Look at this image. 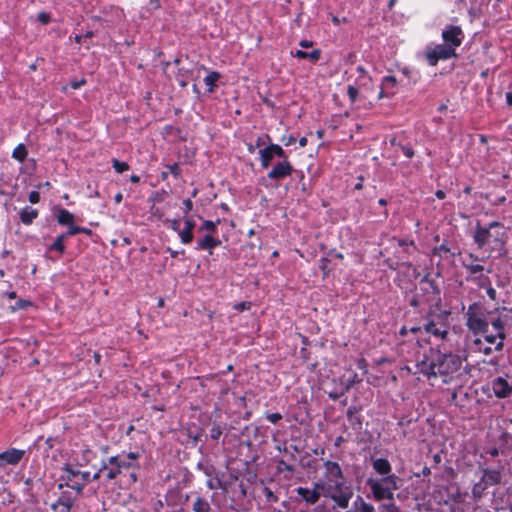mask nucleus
<instances>
[{"label": "nucleus", "instance_id": "1", "mask_svg": "<svg viewBox=\"0 0 512 512\" xmlns=\"http://www.w3.org/2000/svg\"><path fill=\"white\" fill-rule=\"evenodd\" d=\"M415 362V373L423 375L427 380L442 377L443 383H449L462 366L459 355L442 353L439 348L433 347L417 352Z\"/></svg>", "mask_w": 512, "mask_h": 512}, {"label": "nucleus", "instance_id": "2", "mask_svg": "<svg viewBox=\"0 0 512 512\" xmlns=\"http://www.w3.org/2000/svg\"><path fill=\"white\" fill-rule=\"evenodd\" d=\"M323 466L326 470V481L322 482L326 487L324 496L330 498L339 508H347L353 491L346 485L340 465L337 462L326 460Z\"/></svg>", "mask_w": 512, "mask_h": 512}, {"label": "nucleus", "instance_id": "3", "mask_svg": "<svg viewBox=\"0 0 512 512\" xmlns=\"http://www.w3.org/2000/svg\"><path fill=\"white\" fill-rule=\"evenodd\" d=\"M508 239L507 228L498 221H492L487 226L476 222L473 240L479 249L489 246L491 250L504 249Z\"/></svg>", "mask_w": 512, "mask_h": 512}, {"label": "nucleus", "instance_id": "4", "mask_svg": "<svg viewBox=\"0 0 512 512\" xmlns=\"http://www.w3.org/2000/svg\"><path fill=\"white\" fill-rule=\"evenodd\" d=\"M450 311L439 310L438 312L433 307H429L428 311L421 317L424 321V333L430 337L446 342L450 335Z\"/></svg>", "mask_w": 512, "mask_h": 512}, {"label": "nucleus", "instance_id": "5", "mask_svg": "<svg viewBox=\"0 0 512 512\" xmlns=\"http://www.w3.org/2000/svg\"><path fill=\"white\" fill-rule=\"evenodd\" d=\"M419 291L410 300V306L421 307L429 305L439 309L441 305V289L437 281L428 273L419 282Z\"/></svg>", "mask_w": 512, "mask_h": 512}, {"label": "nucleus", "instance_id": "6", "mask_svg": "<svg viewBox=\"0 0 512 512\" xmlns=\"http://www.w3.org/2000/svg\"><path fill=\"white\" fill-rule=\"evenodd\" d=\"M400 482L401 479L397 475L392 474L382 478H369L367 486L375 501L388 500L389 502H394V492L400 488Z\"/></svg>", "mask_w": 512, "mask_h": 512}, {"label": "nucleus", "instance_id": "7", "mask_svg": "<svg viewBox=\"0 0 512 512\" xmlns=\"http://www.w3.org/2000/svg\"><path fill=\"white\" fill-rule=\"evenodd\" d=\"M465 318V325L472 334L480 335L489 332L486 309L480 302H474L468 306Z\"/></svg>", "mask_w": 512, "mask_h": 512}, {"label": "nucleus", "instance_id": "8", "mask_svg": "<svg viewBox=\"0 0 512 512\" xmlns=\"http://www.w3.org/2000/svg\"><path fill=\"white\" fill-rule=\"evenodd\" d=\"M455 56L454 47L447 44H438L426 52V60L430 66H436L439 60H448Z\"/></svg>", "mask_w": 512, "mask_h": 512}, {"label": "nucleus", "instance_id": "9", "mask_svg": "<svg viewBox=\"0 0 512 512\" xmlns=\"http://www.w3.org/2000/svg\"><path fill=\"white\" fill-rule=\"evenodd\" d=\"M295 491L297 496L300 497L302 501L306 502L308 505H314L319 501L321 494L324 495L326 492V487L320 481L314 483L313 489L300 486L297 487Z\"/></svg>", "mask_w": 512, "mask_h": 512}, {"label": "nucleus", "instance_id": "10", "mask_svg": "<svg viewBox=\"0 0 512 512\" xmlns=\"http://www.w3.org/2000/svg\"><path fill=\"white\" fill-rule=\"evenodd\" d=\"M353 509L356 512H375V508L371 503L364 500L363 497L357 496L353 502ZM379 512H402L395 502L382 503L378 507Z\"/></svg>", "mask_w": 512, "mask_h": 512}, {"label": "nucleus", "instance_id": "11", "mask_svg": "<svg viewBox=\"0 0 512 512\" xmlns=\"http://www.w3.org/2000/svg\"><path fill=\"white\" fill-rule=\"evenodd\" d=\"M491 389L499 399L508 398L512 395V385L509 374L498 376L491 381Z\"/></svg>", "mask_w": 512, "mask_h": 512}, {"label": "nucleus", "instance_id": "12", "mask_svg": "<svg viewBox=\"0 0 512 512\" xmlns=\"http://www.w3.org/2000/svg\"><path fill=\"white\" fill-rule=\"evenodd\" d=\"M294 172L292 163L289 160L277 162L268 172L267 177L271 181L279 182Z\"/></svg>", "mask_w": 512, "mask_h": 512}, {"label": "nucleus", "instance_id": "13", "mask_svg": "<svg viewBox=\"0 0 512 512\" xmlns=\"http://www.w3.org/2000/svg\"><path fill=\"white\" fill-rule=\"evenodd\" d=\"M442 38L444 40V44L451 45L456 51V48L462 44L464 32L460 26L449 25L443 30Z\"/></svg>", "mask_w": 512, "mask_h": 512}, {"label": "nucleus", "instance_id": "14", "mask_svg": "<svg viewBox=\"0 0 512 512\" xmlns=\"http://www.w3.org/2000/svg\"><path fill=\"white\" fill-rule=\"evenodd\" d=\"M25 450L10 448L0 453V468L7 465H17L24 457Z\"/></svg>", "mask_w": 512, "mask_h": 512}, {"label": "nucleus", "instance_id": "15", "mask_svg": "<svg viewBox=\"0 0 512 512\" xmlns=\"http://www.w3.org/2000/svg\"><path fill=\"white\" fill-rule=\"evenodd\" d=\"M398 81L395 76L387 75L382 78L378 99L393 97L397 92Z\"/></svg>", "mask_w": 512, "mask_h": 512}, {"label": "nucleus", "instance_id": "16", "mask_svg": "<svg viewBox=\"0 0 512 512\" xmlns=\"http://www.w3.org/2000/svg\"><path fill=\"white\" fill-rule=\"evenodd\" d=\"M503 317L504 316L499 315L496 318L488 320L489 325H491L493 331L496 333V336L499 337V341L496 343V346L494 347L496 351H501L503 349L504 340L506 338L505 323L503 321Z\"/></svg>", "mask_w": 512, "mask_h": 512}, {"label": "nucleus", "instance_id": "17", "mask_svg": "<svg viewBox=\"0 0 512 512\" xmlns=\"http://www.w3.org/2000/svg\"><path fill=\"white\" fill-rule=\"evenodd\" d=\"M188 500V495H184L180 487L169 489L165 495L167 506L182 508V505Z\"/></svg>", "mask_w": 512, "mask_h": 512}, {"label": "nucleus", "instance_id": "18", "mask_svg": "<svg viewBox=\"0 0 512 512\" xmlns=\"http://www.w3.org/2000/svg\"><path fill=\"white\" fill-rule=\"evenodd\" d=\"M74 505V499L69 492H63L56 502L51 504V509L54 512H70Z\"/></svg>", "mask_w": 512, "mask_h": 512}, {"label": "nucleus", "instance_id": "19", "mask_svg": "<svg viewBox=\"0 0 512 512\" xmlns=\"http://www.w3.org/2000/svg\"><path fill=\"white\" fill-rule=\"evenodd\" d=\"M216 235L217 234H206L203 238L197 241L195 249L199 251L209 250V253L212 254L211 250L221 244V241L216 237Z\"/></svg>", "mask_w": 512, "mask_h": 512}, {"label": "nucleus", "instance_id": "20", "mask_svg": "<svg viewBox=\"0 0 512 512\" xmlns=\"http://www.w3.org/2000/svg\"><path fill=\"white\" fill-rule=\"evenodd\" d=\"M483 475L479 481L485 484L486 487L497 485L501 482V472L499 470H492L488 468L482 469Z\"/></svg>", "mask_w": 512, "mask_h": 512}, {"label": "nucleus", "instance_id": "21", "mask_svg": "<svg viewBox=\"0 0 512 512\" xmlns=\"http://www.w3.org/2000/svg\"><path fill=\"white\" fill-rule=\"evenodd\" d=\"M373 469L383 477L392 475V466L386 458H376L372 460Z\"/></svg>", "mask_w": 512, "mask_h": 512}, {"label": "nucleus", "instance_id": "22", "mask_svg": "<svg viewBox=\"0 0 512 512\" xmlns=\"http://www.w3.org/2000/svg\"><path fill=\"white\" fill-rule=\"evenodd\" d=\"M62 469H63V471H65L67 473L66 479L69 482H73V478L76 476H81L82 481H84V483L91 482L90 472H88V471H80V470L74 469L70 464H65Z\"/></svg>", "mask_w": 512, "mask_h": 512}, {"label": "nucleus", "instance_id": "23", "mask_svg": "<svg viewBox=\"0 0 512 512\" xmlns=\"http://www.w3.org/2000/svg\"><path fill=\"white\" fill-rule=\"evenodd\" d=\"M195 227V223L193 220H186L184 228L179 232V237L183 244H189L192 242L194 235L193 230Z\"/></svg>", "mask_w": 512, "mask_h": 512}, {"label": "nucleus", "instance_id": "24", "mask_svg": "<svg viewBox=\"0 0 512 512\" xmlns=\"http://www.w3.org/2000/svg\"><path fill=\"white\" fill-rule=\"evenodd\" d=\"M192 512H212L210 502L202 497L196 496L191 505Z\"/></svg>", "mask_w": 512, "mask_h": 512}, {"label": "nucleus", "instance_id": "25", "mask_svg": "<svg viewBox=\"0 0 512 512\" xmlns=\"http://www.w3.org/2000/svg\"><path fill=\"white\" fill-rule=\"evenodd\" d=\"M291 55L298 59H309L311 62L315 63L321 58V50L314 49L311 52L296 50L295 52H291Z\"/></svg>", "mask_w": 512, "mask_h": 512}, {"label": "nucleus", "instance_id": "26", "mask_svg": "<svg viewBox=\"0 0 512 512\" xmlns=\"http://www.w3.org/2000/svg\"><path fill=\"white\" fill-rule=\"evenodd\" d=\"M38 217V211L30 206L24 207L20 211V220L25 225H30Z\"/></svg>", "mask_w": 512, "mask_h": 512}, {"label": "nucleus", "instance_id": "27", "mask_svg": "<svg viewBox=\"0 0 512 512\" xmlns=\"http://www.w3.org/2000/svg\"><path fill=\"white\" fill-rule=\"evenodd\" d=\"M259 156L260 164L263 169H267L271 165L272 160L275 158L270 145L266 146L263 149H260Z\"/></svg>", "mask_w": 512, "mask_h": 512}, {"label": "nucleus", "instance_id": "28", "mask_svg": "<svg viewBox=\"0 0 512 512\" xmlns=\"http://www.w3.org/2000/svg\"><path fill=\"white\" fill-rule=\"evenodd\" d=\"M107 463L110 466H117L121 471L132 466L131 461H128L124 454L110 457Z\"/></svg>", "mask_w": 512, "mask_h": 512}, {"label": "nucleus", "instance_id": "29", "mask_svg": "<svg viewBox=\"0 0 512 512\" xmlns=\"http://www.w3.org/2000/svg\"><path fill=\"white\" fill-rule=\"evenodd\" d=\"M433 256H439L440 258H447V256H455V253L451 251L447 241H444L441 245L436 246L432 249Z\"/></svg>", "mask_w": 512, "mask_h": 512}, {"label": "nucleus", "instance_id": "30", "mask_svg": "<svg viewBox=\"0 0 512 512\" xmlns=\"http://www.w3.org/2000/svg\"><path fill=\"white\" fill-rule=\"evenodd\" d=\"M463 267L468 273L467 278H473L475 275H479L484 270V267L482 265L474 264L472 262H468L467 260H463Z\"/></svg>", "mask_w": 512, "mask_h": 512}, {"label": "nucleus", "instance_id": "31", "mask_svg": "<svg viewBox=\"0 0 512 512\" xmlns=\"http://www.w3.org/2000/svg\"><path fill=\"white\" fill-rule=\"evenodd\" d=\"M220 219L217 221L204 220L202 225L199 227L198 232H208L207 234H217L218 233V225L220 224Z\"/></svg>", "mask_w": 512, "mask_h": 512}, {"label": "nucleus", "instance_id": "32", "mask_svg": "<svg viewBox=\"0 0 512 512\" xmlns=\"http://www.w3.org/2000/svg\"><path fill=\"white\" fill-rule=\"evenodd\" d=\"M356 71L358 72L357 82L360 87H364L372 82L371 76L368 74L367 70L364 68V66L359 65L356 68Z\"/></svg>", "mask_w": 512, "mask_h": 512}, {"label": "nucleus", "instance_id": "33", "mask_svg": "<svg viewBox=\"0 0 512 512\" xmlns=\"http://www.w3.org/2000/svg\"><path fill=\"white\" fill-rule=\"evenodd\" d=\"M57 221L60 225H71L74 223V215L68 210L62 208L57 215Z\"/></svg>", "mask_w": 512, "mask_h": 512}, {"label": "nucleus", "instance_id": "34", "mask_svg": "<svg viewBox=\"0 0 512 512\" xmlns=\"http://www.w3.org/2000/svg\"><path fill=\"white\" fill-rule=\"evenodd\" d=\"M397 244L400 247L404 248V252L407 254H412L417 251V246L415 241L411 238H399L397 239Z\"/></svg>", "mask_w": 512, "mask_h": 512}, {"label": "nucleus", "instance_id": "35", "mask_svg": "<svg viewBox=\"0 0 512 512\" xmlns=\"http://www.w3.org/2000/svg\"><path fill=\"white\" fill-rule=\"evenodd\" d=\"M466 280L473 282L478 288L488 287L489 283H491L490 278L483 274V272L475 275L473 278H466Z\"/></svg>", "mask_w": 512, "mask_h": 512}, {"label": "nucleus", "instance_id": "36", "mask_svg": "<svg viewBox=\"0 0 512 512\" xmlns=\"http://www.w3.org/2000/svg\"><path fill=\"white\" fill-rule=\"evenodd\" d=\"M220 77H221V75L217 71H211L205 76L204 83L206 86L209 87L210 92H212L214 90V87L216 86V82L220 79Z\"/></svg>", "mask_w": 512, "mask_h": 512}, {"label": "nucleus", "instance_id": "37", "mask_svg": "<svg viewBox=\"0 0 512 512\" xmlns=\"http://www.w3.org/2000/svg\"><path fill=\"white\" fill-rule=\"evenodd\" d=\"M66 238L61 234L59 235L54 242L49 246V250L57 251L59 255L64 254L65 252V242Z\"/></svg>", "mask_w": 512, "mask_h": 512}, {"label": "nucleus", "instance_id": "38", "mask_svg": "<svg viewBox=\"0 0 512 512\" xmlns=\"http://www.w3.org/2000/svg\"><path fill=\"white\" fill-rule=\"evenodd\" d=\"M488 489V487L485 486L481 481H478L473 485L472 488V495L475 499H480L485 494V491Z\"/></svg>", "mask_w": 512, "mask_h": 512}, {"label": "nucleus", "instance_id": "39", "mask_svg": "<svg viewBox=\"0 0 512 512\" xmlns=\"http://www.w3.org/2000/svg\"><path fill=\"white\" fill-rule=\"evenodd\" d=\"M13 158L16 160L23 162L27 157V149L23 144H19L12 153Z\"/></svg>", "mask_w": 512, "mask_h": 512}, {"label": "nucleus", "instance_id": "40", "mask_svg": "<svg viewBox=\"0 0 512 512\" xmlns=\"http://www.w3.org/2000/svg\"><path fill=\"white\" fill-rule=\"evenodd\" d=\"M276 462H277V466H276L277 471L279 473H283V472H289L290 474L294 473L295 467L292 464H289L288 462H286L284 459H279Z\"/></svg>", "mask_w": 512, "mask_h": 512}, {"label": "nucleus", "instance_id": "41", "mask_svg": "<svg viewBox=\"0 0 512 512\" xmlns=\"http://www.w3.org/2000/svg\"><path fill=\"white\" fill-rule=\"evenodd\" d=\"M271 150L274 153V157L282 159V161L289 160L286 151L278 144L270 143Z\"/></svg>", "mask_w": 512, "mask_h": 512}, {"label": "nucleus", "instance_id": "42", "mask_svg": "<svg viewBox=\"0 0 512 512\" xmlns=\"http://www.w3.org/2000/svg\"><path fill=\"white\" fill-rule=\"evenodd\" d=\"M330 260L326 257H321L318 261V268L322 271L323 277L325 278L330 273Z\"/></svg>", "mask_w": 512, "mask_h": 512}, {"label": "nucleus", "instance_id": "43", "mask_svg": "<svg viewBox=\"0 0 512 512\" xmlns=\"http://www.w3.org/2000/svg\"><path fill=\"white\" fill-rule=\"evenodd\" d=\"M262 493L267 503H276L279 500V497L269 487H264Z\"/></svg>", "mask_w": 512, "mask_h": 512}, {"label": "nucleus", "instance_id": "44", "mask_svg": "<svg viewBox=\"0 0 512 512\" xmlns=\"http://www.w3.org/2000/svg\"><path fill=\"white\" fill-rule=\"evenodd\" d=\"M112 166L117 173H123L129 169L128 163L119 161L118 159L112 160Z\"/></svg>", "mask_w": 512, "mask_h": 512}, {"label": "nucleus", "instance_id": "45", "mask_svg": "<svg viewBox=\"0 0 512 512\" xmlns=\"http://www.w3.org/2000/svg\"><path fill=\"white\" fill-rule=\"evenodd\" d=\"M347 95L351 103H355L358 100L359 91L358 88L354 85H349L347 87Z\"/></svg>", "mask_w": 512, "mask_h": 512}, {"label": "nucleus", "instance_id": "46", "mask_svg": "<svg viewBox=\"0 0 512 512\" xmlns=\"http://www.w3.org/2000/svg\"><path fill=\"white\" fill-rule=\"evenodd\" d=\"M474 344L479 347V351L483 352L485 355L491 354L493 351H496L492 345L482 347V340L480 338H476L474 340Z\"/></svg>", "mask_w": 512, "mask_h": 512}, {"label": "nucleus", "instance_id": "47", "mask_svg": "<svg viewBox=\"0 0 512 512\" xmlns=\"http://www.w3.org/2000/svg\"><path fill=\"white\" fill-rule=\"evenodd\" d=\"M222 435V429L219 425L214 424L210 429V437L212 440L217 441Z\"/></svg>", "mask_w": 512, "mask_h": 512}, {"label": "nucleus", "instance_id": "48", "mask_svg": "<svg viewBox=\"0 0 512 512\" xmlns=\"http://www.w3.org/2000/svg\"><path fill=\"white\" fill-rule=\"evenodd\" d=\"M484 336V340L486 343H488L489 345H494V347L496 346V343L499 341V337L496 336V333H485V334H482Z\"/></svg>", "mask_w": 512, "mask_h": 512}, {"label": "nucleus", "instance_id": "49", "mask_svg": "<svg viewBox=\"0 0 512 512\" xmlns=\"http://www.w3.org/2000/svg\"><path fill=\"white\" fill-rule=\"evenodd\" d=\"M107 470H108V472L106 474V477L109 480L115 479L117 477V475L122 472L117 466H110V465H108Z\"/></svg>", "mask_w": 512, "mask_h": 512}, {"label": "nucleus", "instance_id": "50", "mask_svg": "<svg viewBox=\"0 0 512 512\" xmlns=\"http://www.w3.org/2000/svg\"><path fill=\"white\" fill-rule=\"evenodd\" d=\"M358 412V409L355 407V406H351L348 408L347 412H346V415L349 419L351 420H355L357 422V424L361 427L362 425V422L360 420V418L358 417H354V415Z\"/></svg>", "mask_w": 512, "mask_h": 512}, {"label": "nucleus", "instance_id": "51", "mask_svg": "<svg viewBox=\"0 0 512 512\" xmlns=\"http://www.w3.org/2000/svg\"><path fill=\"white\" fill-rule=\"evenodd\" d=\"M265 418L270 421L273 424H276L279 422L283 417L282 414L275 412V413H267Z\"/></svg>", "mask_w": 512, "mask_h": 512}, {"label": "nucleus", "instance_id": "52", "mask_svg": "<svg viewBox=\"0 0 512 512\" xmlns=\"http://www.w3.org/2000/svg\"><path fill=\"white\" fill-rule=\"evenodd\" d=\"M76 234H79V226H75L73 224L68 226V230L65 233H62V235L67 239L70 236H74Z\"/></svg>", "mask_w": 512, "mask_h": 512}, {"label": "nucleus", "instance_id": "53", "mask_svg": "<svg viewBox=\"0 0 512 512\" xmlns=\"http://www.w3.org/2000/svg\"><path fill=\"white\" fill-rule=\"evenodd\" d=\"M280 141L284 146L288 147L296 142V138L293 135H283Z\"/></svg>", "mask_w": 512, "mask_h": 512}, {"label": "nucleus", "instance_id": "54", "mask_svg": "<svg viewBox=\"0 0 512 512\" xmlns=\"http://www.w3.org/2000/svg\"><path fill=\"white\" fill-rule=\"evenodd\" d=\"M85 484L86 483H84V481L82 483L73 481L71 482V484L67 483L66 485L71 489L75 490L77 493H82Z\"/></svg>", "mask_w": 512, "mask_h": 512}, {"label": "nucleus", "instance_id": "55", "mask_svg": "<svg viewBox=\"0 0 512 512\" xmlns=\"http://www.w3.org/2000/svg\"><path fill=\"white\" fill-rule=\"evenodd\" d=\"M484 289H486V293H487V296L489 297V299L492 300V301H495L496 298H497V292L492 287L491 283H489V286L485 287Z\"/></svg>", "mask_w": 512, "mask_h": 512}, {"label": "nucleus", "instance_id": "56", "mask_svg": "<svg viewBox=\"0 0 512 512\" xmlns=\"http://www.w3.org/2000/svg\"><path fill=\"white\" fill-rule=\"evenodd\" d=\"M167 169L169 170V173L175 177H178L181 173L180 167L177 163H174L173 165H167Z\"/></svg>", "mask_w": 512, "mask_h": 512}, {"label": "nucleus", "instance_id": "57", "mask_svg": "<svg viewBox=\"0 0 512 512\" xmlns=\"http://www.w3.org/2000/svg\"><path fill=\"white\" fill-rule=\"evenodd\" d=\"M107 468H108V463L107 462H103L102 467L93 476L90 475L91 481L99 480L101 472L103 470H106Z\"/></svg>", "mask_w": 512, "mask_h": 512}, {"label": "nucleus", "instance_id": "58", "mask_svg": "<svg viewBox=\"0 0 512 512\" xmlns=\"http://www.w3.org/2000/svg\"><path fill=\"white\" fill-rule=\"evenodd\" d=\"M401 151L409 159L414 156V150L409 146H401Z\"/></svg>", "mask_w": 512, "mask_h": 512}, {"label": "nucleus", "instance_id": "59", "mask_svg": "<svg viewBox=\"0 0 512 512\" xmlns=\"http://www.w3.org/2000/svg\"><path fill=\"white\" fill-rule=\"evenodd\" d=\"M40 200V194L37 191H31L29 194V201L32 204L38 203Z\"/></svg>", "mask_w": 512, "mask_h": 512}, {"label": "nucleus", "instance_id": "60", "mask_svg": "<svg viewBox=\"0 0 512 512\" xmlns=\"http://www.w3.org/2000/svg\"><path fill=\"white\" fill-rule=\"evenodd\" d=\"M409 331L412 332V333H422V332H424V321H421L420 325L410 327Z\"/></svg>", "mask_w": 512, "mask_h": 512}, {"label": "nucleus", "instance_id": "61", "mask_svg": "<svg viewBox=\"0 0 512 512\" xmlns=\"http://www.w3.org/2000/svg\"><path fill=\"white\" fill-rule=\"evenodd\" d=\"M86 84V80L85 79H81V80H75V81H71L70 82V86L73 88V89H78L80 88L81 86L85 85Z\"/></svg>", "mask_w": 512, "mask_h": 512}, {"label": "nucleus", "instance_id": "62", "mask_svg": "<svg viewBox=\"0 0 512 512\" xmlns=\"http://www.w3.org/2000/svg\"><path fill=\"white\" fill-rule=\"evenodd\" d=\"M38 19L43 24H47L50 21L49 15L43 12L38 15Z\"/></svg>", "mask_w": 512, "mask_h": 512}, {"label": "nucleus", "instance_id": "63", "mask_svg": "<svg viewBox=\"0 0 512 512\" xmlns=\"http://www.w3.org/2000/svg\"><path fill=\"white\" fill-rule=\"evenodd\" d=\"M299 45L302 47V48H309V47H312L313 46V42L310 41V40H301L299 42Z\"/></svg>", "mask_w": 512, "mask_h": 512}, {"label": "nucleus", "instance_id": "64", "mask_svg": "<svg viewBox=\"0 0 512 512\" xmlns=\"http://www.w3.org/2000/svg\"><path fill=\"white\" fill-rule=\"evenodd\" d=\"M331 21H332V23H333L334 25L338 26V25H340L342 22H343V23H345V22L347 21V19H346V18H343V19L341 20V19H339L337 16H333V17L331 18Z\"/></svg>", "mask_w": 512, "mask_h": 512}]
</instances>
